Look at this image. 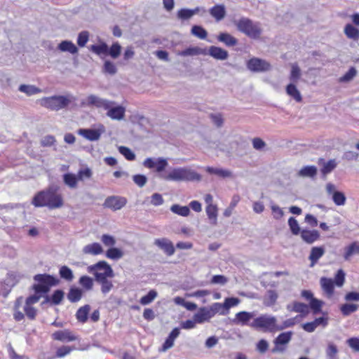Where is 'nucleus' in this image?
<instances>
[{
  "instance_id": "nucleus-56",
  "label": "nucleus",
  "mask_w": 359,
  "mask_h": 359,
  "mask_svg": "<svg viewBox=\"0 0 359 359\" xmlns=\"http://www.w3.org/2000/svg\"><path fill=\"white\" fill-rule=\"evenodd\" d=\"M118 149L120 154H121L128 161H134L135 159V154L128 147L120 146Z\"/></svg>"
},
{
  "instance_id": "nucleus-55",
  "label": "nucleus",
  "mask_w": 359,
  "mask_h": 359,
  "mask_svg": "<svg viewBox=\"0 0 359 359\" xmlns=\"http://www.w3.org/2000/svg\"><path fill=\"white\" fill-rule=\"evenodd\" d=\"M301 77V70L297 64H293L291 67V72L290 75V80L296 83Z\"/></svg>"
},
{
  "instance_id": "nucleus-3",
  "label": "nucleus",
  "mask_w": 359,
  "mask_h": 359,
  "mask_svg": "<svg viewBox=\"0 0 359 359\" xmlns=\"http://www.w3.org/2000/svg\"><path fill=\"white\" fill-rule=\"evenodd\" d=\"M233 24L239 32L253 39H259L262 33L259 22H255L245 17H242L238 20H234Z\"/></svg>"
},
{
  "instance_id": "nucleus-14",
  "label": "nucleus",
  "mask_w": 359,
  "mask_h": 359,
  "mask_svg": "<svg viewBox=\"0 0 359 359\" xmlns=\"http://www.w3.org/2000/svg\"><path fill=\"white\" fill-rule=\"evenodd\" d=\"M104 131V128L102 126V129H93V128H81L78 130V134L83 137L89 141H97L100 138L102 133Z\"/></svg>"
},
{
  "instance_id": "nucleus-10",
  "label": "nucleus",
  "mask_w": 359,
  "mask_h": 359,
  "mask_svg": "<svg viewBox=\"0 0 359 359\" xmlns=\"http://www.w3.org/2000/svg\"><path fill=\"white\" fill-rule=\"evenodd\" d=\"M292 334V331L279 334L273 340L274 347L271 349V352L273 353L284 352L286 349L285 346L290 341Z\"/></svg>"
},
{
  "instance_id": "nucleus-32",
  "label": "nucleus",
  "mask_w": 359,
  "mask_h": 359,
  "mask_svg": "<svg viewBox=\"0 0 359 359\" xmlns=\"http://www.w3.org/2000/svg\"><path fill=\"white\" fill-rule=\"evenodd\" d=\"M317 171L315 165H306L299 170L298 175L302 177L313 178L317 175Z\"/></svg>"
},
{
  "instance_id": "nucleus-45",
  "label": "nucleus",
  "mask_w": 359,
  "mask_h": 359,
  "mask_svg": "<svg viewBox=\"0 0 359 359\" xmlns=\"http://www.w3.org/2000/svg\"><path fill=\"white\" fill-rule=\"evenodd\" d=\"M123 255L122 250L117 248H110L106 252V257L113 260H118Z\"/></svg>"
},
{
  "instance_id": "nucleus-39",
  "label": "nucleus",
  "mask_w": 359,
  "mask_h": 359,
  "mask_svg": "<svg viewBox=\"0 0 359 359\" xmlns=\"http://www.w3.org/2000/svg\"><path fill=\"white\" fill-rule=\"evenodd\" d=\"M346 36L351 39L358 41L359 39V29L351 24H347L344 27Z\"/></svg>"
},
{
  "instance_id": "nucleus-64",
  "label": "nucleus",
  "mask_w": 359,
  "mask_h": 359,
  "mask_svg": "<svg viewBox=\"0 0 359 359\" xmlns=\"http://www.w3.org/2000/svg\"><path fill=\"white\" fill-rule=\"evenodd\" d=\"M101 241L107 247H112L116 244V239L113 236L109 234H103L101 236Z\"/></svg>"
},
{
  "instance_id": "nucleus-44",
  "label": "nucleus",
  "mask_w": 359,
  "mask_h": 359,
  "mask_svg": "<svg viewBox=\"0 0 359 359\" xmlns=\"http://www.w3.org/2000/svg\"><path fill=\"white\" fill-rule=\"evenodd\" d=\"M74 349V347L69 346H62L57 349L55 355L51 357L50 359L64 358L69 355Z\"/></svg>"
},
{
  "instance_id": "nucleus-52",
  "label": "nucleus",
  "mask_w": 359,
  "mask_h": 359,
  "mask_svg": "<svg viewBox=\"0 0 359 359\" xmlns=\"http://www.w3.org/2000/svg\"><path fill=\"white\" fill-rule=\"evenodd\" d=\"M288 226L293 235L300 234L302 230L299 227L297 220L294 217H290L289 218Z\"/></svg>"
},
{
  "instance_id": "nucleus-61",
  "label": "nucleus",
  "mask_w": 359,
  "mask_h": 359,
  "mask_svg": "<svg viewBox=\"0 0 359 359\" xmlns=\"http://www.w3.org/2000/svg\"><path fill=\"white\" fill-rule=\"evenodd\" d=\"M333 281L337 286L341 287L345 281V272L342 269H339Z\"/></svg>"
},
{
  "instance_id": "nucleus-47",
  "label": "nucleus",
  "mask_w": 359,
  "mask_h": 359,
  "mask_svg": "<svg viewBox=\"0 0 359 359\" xmlns=\"http://www.w3.org/2000/svg\"><path fill=\"white\" fill-rule=\"evenodd\" d=\"M158 293L156 290H151L146 295L141 297L140 299V303L142 305H148L155 299Z\"/></svg>"
},
{
  "instance_id": "nucleus-2",
  "label": "nucleus",
  "mask_w": 359,
  "mask_h": 359,
  "mask_svg": "<svg viewBox=\"0 0 359 359\" xmlns=\"http://www.w3.org/2000/svg\"><path fill=\"white\" fill-rule=\"evenodd\" d=\"M58 191L57 185H50L36 193L32 198V204L36 208L47 207L50 210L60 208L63 205V199Z\"/></svg>"
},
{
  "instance_id": "nucleus-33",
  "label": "nucleus",
  "mask_w": 359,
  "mask_h": 359,
  "mask_svg": "<svg viewBox=\"0 0 359 359\" xmlns=\"http://www.w3.org/2000/svg\"><path fill=\"white\" fill-rule=\"evenodd\" d=\"M286 93L296 102H300L302 101L301 93L294 83H290L286 86Z\"/></svg>"
},
{
  "instance_id": "nucleus-22",
  "label": "nucleus",
  "mask_w": 359,
  "mask_h": 359,
  "mask_svg": "<svg viewBox=\"0 0 359 359\" xmlns=\"http://www.w3.org/2000/svg\"><path fill=\"white\" fill-rule=\"evenodd\" d=\"M208 54L213 58L219 60H224L229 56V53L226 50L215 46L209 48Z\"/></svg>"
},
{
  "instance_id": "nucleus-8",
  "label": "nucleus",
  "mask_w": 359,
  "mask_h": 359,
  "mask_svg": "<svg viewBox=\"0 0 359 359\" xmlns=\"http://www.w3.org/2000/svg\"><path fill=\"white\" fill-rule=\"evenodd\" d=\"M109 104H116V102L107 99L101 98L95 95H90L87 97L86 101H82L81 105L82 107H96L107 110L109 107Z\"/></svg>"
},
{
  "instance_id": "nucleus-4",
  "label": "nucleus",
  "mask_w": 359,
  "mask_h": 359,
  "mask_svg": "<svg viewBox=\"0 0 359 359\" xmlns=\"http://www.w3.org/2000/svg\"><path fill=\"white\" fill-rule=\"evenodd\" d=\"M34 280L37 283L32 285V289L36 294H46L51 287L57 286L60 283L58 278L48 273L36 274L34 276Z\"/></svg>"
},
{
  "instance_id": "nucleus-26",
  "label": "nucleus",
  "mask_w": 359,
  "mask_h": 359,
  "mask_svg": "<svg viewBox=\"0 0 359 359\" xmlns=\"http://www.w3.org/2000/svg\"><path fill=\"white\" fill-rule=\"evenodd\" d=\"M320 282L323 290L325 291L328 297L332 296L334 294L335 285L333 280L329 278L322 277Z\"/></svg>"
},
{
  "instance_id": "nucleus-49",
  "label": "nucleus",
  "mask_w": 359,
  "mask_h": 359,
  "mask_svg": "<svg viewBox=\"0 0 359 359\" xmlns=\"http://www.w3.org/2000/svg\"><path fill=\"white\" fill-rule=\"evenodd\" d=\"M208 309L210 312L212 317H213L217 313H219L221 315H225L227 313V311L224 309L223 304L221 303H214Z\"/></svg>"
},
{
  "instance_id": "nucleus-28",
  "label": "nucleus",
  "mask_w": 359,
  "mask_h": 359,
  "mask_svg": "<svg viewBox=\"0 0 359 359\" xmlns=\"http://www.w3.org/2000/svg\"><path fill=\"white\" fill-rule=\"evenodd\" d=\"M217 39L219 41L224 43L228 47L234 46L238 43V40L226 32L220 33L217 36Z\"/></svg>"
},
{
  "instance_id": "nucleus-9",
  "label": "nucleus",
  "mask_w": 359,
  "mask_h": 359,
  "mask_svg": "<svg viewBox=\"0 0 359 359\" xmlns=\"http://www.w3.org/2000/svg\"><path fill=\"white\" fill-rule=\"evenodd\" d=\"M246 67L252 72H266L271 69V65L269 62L259 57H252L248 60Z\"/></svg>"
},
{
  "instance_id": "nucleus-37",
  "label": "nucleus",
  "mask_w": 359,
  "mask_h": 359,
  "mask_svg": "<svg viewBox=\"0 0 359 359\" xmlns=\"http://www.w3.org/2000/svg\"><path fill=\"white\" fill-rule=\"evenodd\" d=\"M62 179L65 184L71 189H75L77 187L79 181L77 175L73 173L67 172L62 175Z\"/></svg>"
},
{
  "instance_id": "nucleus-50",
  "label": "nucleus",
  "mask_w": 359,
  "mask_h": 359,
  "mask_svg": "<svg viewBox=\"0 0 359 359\" xmlns=\"http://www.w3.org/2000/svg\"><path fill=\"white\" fill-rule=\"evenodd\" d=\"M79 283L86 290H90L93 287V280L88 276H82L79 280Z\"/></svg>"
},
{
  "instance_id": "nucleus-18",
  "label": "nucleus",
  "mask_w": 359,
  "mask_h": 359,
  "mask_svg": "<svg viewBox=\"0 0 359 359\" xmlns=\"http://www.w3.org/2000/svg\"><path fill=\"white\" fill-rule=\"evenodd\" d=\"M64 296L65 292L63 290L57 289L55 290L50 296L46 294L44 297L45 300L41 302V305L43 306L46 303H50L52 305H59L64 299Z\"/></svg>"
},
{
  "instance_id": "nucleus-17",
  "label": "nucleus",
  "mask_w": 359,
  "mask_h": 359,
  "mask_svg": "<svg viewBox=\"0 0 359 359\" xmlns=\"http://www.w3.org/2000/svg\"><path fill=\"white\" fill-rule=\"evenodd\" d=\"M53 339L62 342H70L76 340V337L69 330H58L51 335Z\"/></svg>"
},
{
  "instance_id": "nucleus-13",
  "label": "nucleus",
  "mask_w": 359,
  "mask_h": 359,
  "mask_svg": "<svg viewBox=\"0 0 359 359\" xmlns=\"http://www.w3.org/2000/svg\"><path fill=\"white\" fill-rule=\"evenodd\" d=\"M154 244L168 257H171L175 254V248L173 243L167 238H156Z\"/></svg>"
},
{
  "instance_id": "nucleus-11",
  "label": "nucleus",
  "mask_w": 359,
  "mask_h": 359,
  "mask_svg": "<svg viewBox=\"0 0 359 359\" xmlns=\"http://www.w3.org/2000/svg\"><path fill=\"white\" fill-rule=\"evenodd\" d=\"M88 269L90 273H93L95 277H97L98 275L109 276V278L114 276L112 268L105 261H100L95 264L88 266Z\"/></svg>"
},
{
  "instance_id": "nucleus-6",
  "label": "nucleus",
  "mask_w": 359,
  "mask_h": 359,
  "mask_svg": "<svg viewBox=\"0 0 359 359\" xmlns=\"http://www.w3.org/2000/svg\"><path fill=\"white\" fill-rule=\"evenodd\" d=\"M89 49L99 56L104 55H109L113 59H116L121 55L122 48L120 43L116 41L114 42L110 47L105 42H101L99 44L90 46Z\"/></svg>"
},
{
  "instance_id": "nucleus-24",
  "label": "nucleus",
  "mask_w": 359,
  "mask_h": 359,
  "mask_svg": "<svg viewBox=\"0 0 359 359\" xmlns=\"http://www.w3.org/2000/svg\"><path fill=\"white\" fill-rule=\"evenodd\" d=\"M109 276L98 275L97 277H95L97 283L101 285V292L103 294H107L113 287L112 282L107 279Z\"/></svg>"
},
{
  "instance_id": "nucleus-19",
  "label": "nucleus",
  "mask_w": 359,
  "mask_h": 359,
  "mask_svg": "<svg viewBox=\"0 0 359 359\" xmlns=\"http://www.w3.org/2000/svg\"><path fill=\"white\" fill-rule=\"evenodd\" d=\"M300 236L304 242L312 244L320 238V233L317 230L302 229Z\"/></svg>"
},
{
  "instance_id": "nucleus-23",
  "label": "nucleus",
  "mask_w": 359,
  "mask_h": 359,
  "mask_svg": "<svg viewBox=\"0 0 359 359\" xmlns=\"http://www.w3.org/2000/svg\"><path fill=\"white\" fill-rule=\"evenodd\" d=\"M325 254V248L323 246H316L313 247L311 250V252L309 257L311 261L310 266H313L319 260L320 257Z\"/></svg>"
},
{
  "instance_id": "nucleus-1",
  "label": "nucleus",
  "mask_w": 359,
  "mask_h": 359,
  "mask_svg": "<svg viewBox=\"0 0 359 359\" xmlns=\"http://www.w3.org/2000/svg\"><path fill=\"white\" fill-rule=\"evenodd\" d=\"M142 165L149 169L155 168L158 177L165 181L198 182L201 180V175L199 173L187 167L173 168L168 173L163 172L168 165L167 158L163 157L147 158Z\"/></svg>"
},
{
  "instance_id": "nucleus-27",
  "label": "nucleus",
  "mask_w": 359,
  "mask_h": 359,
  "mask_svg": "<svg viewBox=\"0 0 359 359\" xmlns=\"http://www.w3.org/2000/svg\"><path fill=\"white\" fill-rule=\"evenodd\" d=\"M57 48L62 52H68L71 54H76L78 53V48L76 45L71 41L65 40L62 41Z\"/></svg>"
},
{
  "instance_id": "nucleus-7",
  "label": "nucleus",
  "mask_w": 359,
  "mask_h": 359,
  "mask_svg": "<svg viewBox=\"0 0 359 359\" xmlns=\"http://www.w3.org/2000/svg\"><path fill=\"white\" fill-rule=\"evenodd\" d=\"M276 318L264 314L255 318L252 323H250V327L255 330H263L270 332L276 331Z\"/></svg>"
},
{
  "instance_id": "nucleus-34",
  "label": "nucleus",
  "mask_w": 359,
  "mask_h": 359,
  "mask_svg": "<svg viewBox=\"0 0 359 359\" xmlns=\"http://www.w3.org/2000/svg\"><path fill=\"white\" fill-rule=\"evenodd\" d=\"M354 254H359V243L357 241L352 242L349 245L345 248L344 258L348 261Z\"/></svg>"
},
{
  "instance_id": "nucleus-58",
  "label": "nucleus",
  "mask_w": 359,
  "mask_h": 359,
  "mask_svg": "<svg viewBox=\"0 0 359 359\" xmlns=\"http://www.w3.org/2000/svg\"><path fill=\"white\" fill-rule=\"evenodd\" d=\"M103 72L114 75L117 72V68L113 62L106 60L103 65Z\"/></svg>"
},
{
  "instance_id": "nucleus-36",
  "label": "nucleus",
  "mask_w": 359,
  "mask_h": 359,
  "mask_svg": "<svg viewBox=\"0 0 359 359\" xmlns=\"http://www.w3.org/2000/svg\"><path fill=\"white\" fill-rule=\"evenodd\" d=\"M103 250L102 246L98 243H93L86 245L83 248L84 254H90L93 255H97L102 252Z\"/></svg>"
},
{
  "instance_id": "nucleus-63",
  "label": "nucleus",
  "mask_w": 359,
  "mask_h": 359,
  "mask_svg": "<svg viewBox=\"0 0 359 359\" xmlns=\"http://www.w3.org/2000/svg\"><path fill=\"white\" fill-rule=\"evenodd\" d=\"M239 302H240V300L237 297H227L225 299V300L223 303V305H224V309L228 312V310L230 308L238 305Z\"/></svg>"
},
{
  "instance_id": "nucleus-62",
  "label": "nucleus",
  "mask_w": 359,
  "mask_h": 359,
  "mask_svg": "<svg viewBox=\"0 0 359 359\" xmlns=\"http://www.w3.org/2000/svg\"><path fill=\"white\" fill-rule=\"evenodd\" d=\"M133 180L139 187H143L147 182V177L144 175L137 174L133 176Z\"/></svg>"
},
{
  "instance_id": "nucleus-53",
  "label": "nucleus",
  "mask_w": 359,
  "mask_h": 359,
  "mask_svg": "<svg viewBox=\"0 0 359 359\" xmlns=\"http://www.w3.org/2000/svg\"><path fill=\"white\" fill-rule=\"evenodd\" d=\"M332 198L334 204L337 205H344L346 199L345 194L339 191H334Z\"/></svg>"
},
{
  "instance_id": "nucleus-41",
  "label": "nucleus",
  "mask_w": 359,
  "mask_h": 359,
  "mask_svg": "<svg viewBox=\"0 0 359 359\" xmlns=\"http://www.w3.org/2000/svg\"><path fill=\"white\" fill-rule=\"evenodd\" d=\"M19 91L25 93L28 96H32L40 93L41 90L32 85L21 84L18 88Z\"/></svg>"
},
{
  "instance_id": "nucleus-48",
  "label": "nucleus",
  "mask_w": 359,
  "mask_h": 359,
  "mask_svg": "<svg viewBox=\"0 0 359 359\" xmlns=\"http://www.w3.org/2000/svg\"><path fill=\"white\" fill-rule=\"evenodd\" d=\"M191 32L194 36L201 39H205L208 35L207 31L201 25H194Z\"/></svg>"
},
{
  "instance_id": "nucleus-59",
  "label": "nucleus",
  "mask_w": 359,
  "mask_h": 359,
  "mask_svg": "<svg viewBox=\"0 0 359 359\" xmlns=\"http://www.w3.org/2000/svg\"><path fill=\"white\" fill-rule=\"evenodd\" d=\"M201 53L200 48L198 47H189L183 50H181L178 53V55L180 56L186 57V56H193L197 55Z\"/></svg>"
},
{
  "instance_id": "nucleus-31",
  "label": "nucleus",
  "mask_w": 359,
  "mask_h": 359,
  "mask_svg": "<svg viewBox=\"0 0 359 359\" xmlns=\"http://www.w3.org/2000/svg\"><path fill=\"white\" fill-rule=\"evenodd\" d=\"M90 310V306L89 304H86L80 307L76 313V318L77 320L81 323H86L88 318Z\"/></svg>"
},
{
  "instance_id": "nucleus-5",
  "label": "nucleus",
  "mask_w": 359,
  "mask_h": 359,
  "mask_svg": "<svg viewBox=\"0 0 359 359\" xmlns=\"http://www.w3.org/2000/svg\"><path fill=\"white\" fill-rule=\"evenodd\" d=\"M76 98L72 95H53L44 97L39 100L40 104L52 111H59L67 107L72 101Z\"/></svg>"
},
{
  "instance_id": "nucleus-38",
  "label": "nucleus",
  "mask_w": 359,
  "mask_h": 359,
  "mask_svg": "<svg viewBox=\"0 0 359 359\" xmlns=\"http://www.w3.org/2000/svg\"><path fill=\"white\" fill-rule=\"evenodd\" d=\"M206 214L210 223L212 225H216L217 223V208L216 205L210 204L205 208Z\"/></svg>"
},
{
  "instance_id": "nucleus-54",
  "label": "nucleus",
  "mask_w": 359,
  "mask_h": 359,
  "mask_svg": "<svg viewBox=\"0 0 359 359\" xmlns=\"http://www.w3.org/2000/svg\"><path fill=\"white\" fill-rule=\"evenodd\" d=\"M357 74V70L354 67H351L348 72L339 78L341 83H347L351 81Z\"/></svg>"
},
{
  "instance_id": "nucleus-42",
  "label": "nucleus",
  "mask_w": 359,
  "mask_h": 359,
  "mask_svg": "<svg viewBox=\"0 0 359 359\" xmlns=\"http://www.w3.org/2000/svg\"><path fill=\"white\" fill-rule=\"evenodd\" d=\"M170 210L178 215L187 217L190 213V209L189 206H182L178 204H174L171 206Z\"/></svg>"
},
{
  "instance_id": "nucleus-25",
  "label": "nucleus",
  "mask_w": 359,
  "mask_h": 359,
  "mask_svg": "<svg viewBox=\"0 0 359 359\" xmlns=\"http://www.w3.org/2000/svg\"><path fill=\"white\" fill-rule=\"evenodd\" d=\"M212 316L208 308H200L197 313L194 315V319L197 323H203L205 321H209L212 318Z\"/></svg>"
},
{
  "instance_id": "nucleus-51",
  "label": "nucleus",
  "mask_w": 359,
  "mask_h": 359,
  "mask_svg": "<svg viewBox=\"0 0 359 359\" xmlns=\"http://www.w3.org/2000/svg\"><path fill=\"white\" fill-rule=\"evenodd\" d=\"M76 175L78 180L80 181L90 180L93 176V171L90 168L86 167L85 168L79 169Z\"/></svg>"
},
{
  "instance_id": "nucleus-35",
  "label": "nucleus",
  "mask_w": 359,
  "mask_h": 359,
  "mask_svg": "<svg viewBox=\"0 0 359 359\" xmlns=\"http://www.w3.org/2000/svg\"><path fill=\"white\" fill-rule=\"evenodd\" d=\"M83 295L81 289L76 287H70L67 294V299L72 303H76L79 302Z\"/></svg>"
},
{
  "instance_id": "nucleus-12",
  "label": "nucleus",
  "mask_w": 359,
  "mask_h": 359,
  "mask_svg": "<svg viewBox=\"0 0 359 359\" xmlns=\"http://www.w3.org/2000/svg\"><path fill=\"white\" fill-rule=\"evenodd\" d=\"M127 203V199L125 197L119 196H111L106 198L103 203L104 208H109L113 211L121 210Z\"/></svg>"
},
{
  "instance_id": "nucleus-43",
  "label": "nucleus",
  "mask_w": 359,
  "mask_h": 359,
  "mask_svg": "<svg viewBox=\"0 0 359 359\" xmlns=\"http://www.w3.org/2000/svg\"><path fill=\"white\" fill-rule=\"evenodd\" d=\"M323 304V301L314 298L309 302V309H311L313 314H318L322 312Z\"/></svg>"
},
{
  "instance_id": "nucleus-57",
  "label": "nucleus",
  "mask_w": 359,
  "mask_h": 359,
  "mask_svg": "<svg viewBox=\"0 0 359 359\" xmlns=\"http://www.w3.org/2000/svg\"><path fill=\"white\" fill-rule=\"evenodd\" d=\"M337 162L335 159H330L326 163L324 164L320 171L323 175H325L330 173L336 167Z\"/></svg>"
},
{
  "instance_id": "nucleus-15",
  "label": "nucleus",
  "mask_w": 359,
  "mask_h": 359,
  "mask_svg": "<svg viewBox=\"0 0 359 359\" xmlns=\"http://www.w3.org/2000/svg\"><path fill=\"white\" fill-rule=\"evenodd\" d=\"M107 111V116L112 120L121 121L125 117L126 108L122 105L109 104Z\"/></svg>"
},
{
  "instance_id": "nucleus-29",
  "label": "nucleus",
  "mask_w": 359,
  "mask_h": 359,
  "mask_svg": "<svg viewBox=\"0 0 359 359\" xmlns=\"http://www.w3.org/2000/svg\"><path fill=\"white\" fill-rule=\"evenodd\" d=\"M205 170L209 174L215 175L222 178H227L232 177V172L230 170L223 168L208 166L205 168Z\"/></svg>"
},
{
  "instance_id": "nucleus-16",
  "label": "nucleus",
  "mask_w": 359,
  "mask_h": 359,
  "mask_svg": "<svg viewBox=\"0 0 359 359\" xmlns=\"http://www.w3.org/2000/svg\"><path fill=\"white\" fill-rule=\"evenodd\" d=\"M254 312L240 311L237 313L232 322L235 325H241L242 326H250V320L255 317Z\"/></svg>"
},
{
  "instance_id": "nucleus-20",
  "label": "nucleus",
  "mask_w": 359,
  "mask_h": 359,
  "mask_svg": "<svg viewBox=\"0 0 359 359\" xmlns=\"http://www.w3.org/2000/svg\"><path fill=\"white\" fill-rule=\"evenodd\" d=\"M180 329L179 327H175L169 334L168 337L165 339L164 343L162 345L161 351H165L168 349L172 348L174 345L175 339L180 335Z\"/></svg>"
},
{
  "instance_id": "nucleus-40",
  "label": "nucleus",
  "mask_w": 359,
  "mask_h": 359,
  "mask_svg": "<svg viewBox=\"0 0 359 359\" xmlns=\"http://www.w3.org/2000/svg\"><path fill=\"white\" fill-rule=\"evenodd\" d=\"M60 277L67 281L72 282L74 278L72 270L67 266H62L59 269Z\"/></svg>"
},
{
  "instance_id": "nucleus-30",
  "label": "nucleus",
  "mask_w": 359,
  "mask_h": 359,
  "mask_svg": "<svg viewBox=\"0 0 359 359\" xmlns=\"http://www.w3.org/2000/svg\"><path fill=\"white\" fill-rule=\"evenodd\" d=\"M287 309L290 311L300 313L304 315H306L309 312V306L304 303L299 302H294L292 306L287 305Z\"/></svg>"
},
{
  "instance_id": "nucleus-21",
  "label": "nucleus",
  "mask_w": 359,
  "mask_h": 359,
  "mask_svg": "<svg viewBox=\"0 0 359 359\" xmlns=\"http://www.w3.org/2000/svg\"><path fill=\"white\" fill-rule=\"evenodd\" d=\"M209 13L216 21L219 22L223 20L226 15V8L223 4H216L210 8Z\"/></svg>"
},
{
  "instance_id": "nucleus-60",
  "label": "nucleus",
  "mask_w": 359,
  "mask_h": 359,
  "mask_svg": "<svg viewBox=\"0 0 359 359\" xmlns=\"http://www.w3.org/2000/svg\"><path fill=\"white\" fill-rule=\"evenodd\" d=\"M89 39V33L87 31L81 32L77 37V44L80 47H83Z\"/></svg>"
},
{
  "instance_id": "nucleus-46",
  "label": "nucleus",
  "mask_w": 359,
  "mask_h": 359,
  "mask_svg": "<svg viewBox=\"0 0 359 359\" xmlns=\"http://www.w3.org/2000/svg\"><path fill=\"white\" fill-rule=\"evenodd\" d=\"M358 309V305L355 304H344L340 306V311L344 316H348Z\"/></svg>"
}]
</instances>
